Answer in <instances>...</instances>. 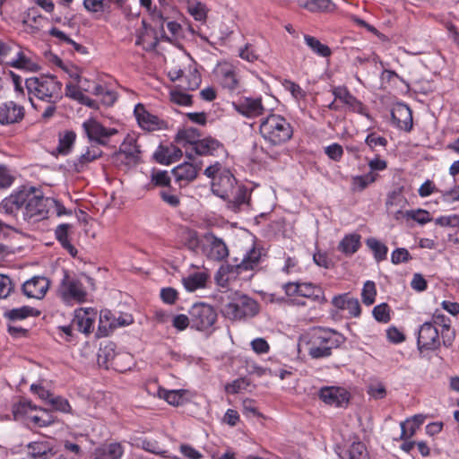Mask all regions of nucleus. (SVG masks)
Returning <instances> with one entry per match:
<instances>
[{
	"mask_svg": "<svg viewBox=\"0 0 459 459\" xmlns=\"http://www.w3.org/2000/svg\"><path fill=\"white\" fill-rule=\"evenodd\" d=\"M332 303L336 308L348 311L351 316L357 317L360 315L361 310L359 300L349 294L334 297Z\"/></svg>",
	"mask_w": 459,
	"mask_h": 459,
	"instance_id": "393cba45",
	"label": "nucleus"
},
{
	"mask_svg": "<svg viewBox=\"0 0 459 459\" xmlns=\"http://www.w3.org/2000/svg\"><path fill=\"white\" fill-rule=\"evenodd\" d=\"M7 65L28 72H36L39 68L35 56L19 46H16Z\"/></svg>",
	"mask_w": 459,
	"mask_h": 459,
	"instance_id": "dca6fc26",
	"label": "nucleus"
},
{
	"mask_svg": "<svg viewBox=\"0 0 459 459\" xmlns=\"http://www.w3.org/2000/svg\"><path fill=\"white\" fill-rule=\"evenodd\" d=\"M34 406L28 401H21L13 407V414L15 420L24 421L26 424L29 420V415L34 411Z\"/></svg>",
	"mask_w": 459,
	"mask_h": 459,
	"instance_id": "ea45409f",
	"label": "nucleus"
},
{
	"mask_svg": "<svg viewBox=\"0 0 459 459\" xmlns=\"http://www.w3.org/2000/svg\"><path fill=\"white\" fill-rule=\"evenodd\" d=\"M407 204V199L402 195V193L397 191H394L389 194L385 202L387 213L396 221L404 219L405 211H403V209Z\"/></svg>",
	"mask_w": 459,
	"mask_h": 459,
	"instance_id": "4be33fe9",
	"label": "nucleus"
},
{
	"mask_svg": "<svg viewBox=\"0 0 459 459\" xmlns=\"http://www.w3.org/2000/svg\"><path fill=\"white\" fill-rule=\"evenodd\" d=\"M170 99L174 103L181 106H188L191 104V96L178 90L170 91Z\"/></svg>",
	"mask_w": 459,
	"mask_h": 459,
	"instance_id": "e2e57ef3",
	"label": "nucleus"
},
{
	"mask_svg": "<svg viewBox=\"0 0 459 459\" xmlns=\"http://www.w3.org/2000/svg\"><path fill=\"white\" fill-rule=\"evenodd\" d=\"M219 152H223V146L219 141L212 137L199 140L194 146V152L199 155H213Z\"/></svg>",
	"mask_w": 459,
	"mask_h": 459,
	"instance_id": "c85d7f7f",
	"label": "nucleus"
},
{
	"mask_svg": "<svg viewBox=\"0 0 459 459\" xmlns=\"http://www.w3.org/2000/svg\"><path fill=\"white\" fill-rule=\"evenodd\" d=\"M307 338L308 354L315 359L329 356L341 343V335L330 329H313L303 340Z\"/></svg>",
	"mask_w": 459,
	"mask_h": 459,
	"instance_id": "7ed1b4c3",
	"label": "nucleus"
},
{
	"mask_svg": "<svg viewBox=\"0 0 459 459\" xmlns=\"http://www.w3.org/2000/svg\"><path fill=\"white\" fill-rule=\"evenodd\" d=\"M48 215H56V216H62L65 214H71L70 211H67L66 208L61 204L58 201L48 198Z\"/></svg>",
	"mask_w": 459,
	"mask_h": 459,
	"instance_id": "4d7b16f0",
	"label": "nucleus"
},
{
	"mask_svg": "<svg viewBox=\"0 0 459 459\" xmlns=\"http://www.w3.org/2000/svg\"><path fill=\"white\" fill-rule=\"evenodd\" d=\"M54 418L50 412L40 408H34L31 414L29 415L27 425L30 428H43L51 425Z\"/></svg>",
	"mask_w": 459,
	"mask_h": 459,
	"instance_id": "7c9ffc66",
	"label": "nucleus"
},
{
	"mask_svg": "<svg viewBox=\"0 0 459 459\" xmlns=\"http://www.w3.org/2000/svg\"><path fill=\"white\" fill-rule=\"evenodd\" d=\"M392 118L396 126L404 131H410L412 128L411 110L404 104H399L392 111Z\"/></svg>",
	"mask_w": 459,
	"mask_h": 459,
	"instance_id": "b1692460",
	"label": "nucleus"
},
{
	"mask_svg": "<svg viewBox=\"0 0 459 459\" xmlns=\"http://www.w3.org/2000/svg\"><path fill=\"white\" fill-rule=\"evenodd\" d=\"M25 85L30 96L47 103H56L61 99L62 84L54 76L30 77Z\"/></svg>",
	"mask_w": 459,
	"mask_h": 459,
	"instance_id": "39448f33",
	"label": "nucleus"
},
{
	"mask_svg": "<svg viewBox=\"0 0 459 459\" xmlns=\"http://www.w3.org/2000/svg\"><path fill=\"white\" fill-rule=\"evenodd\" d=\"M236 187L235 178L228 169H223L212 183V193L224 200L231 199Z\"/></svg>",
	"mask_w": 459,
	"mask_h": 459,
	"instance_id": "ddd939ff",
	"label": "nucleus"
},
{
	"mask_svg": "<svg viewBox=\"0 0 459 459\" xmlns=\"http://www.w3.org/2000/svg\"><path fill=\"white\" fill-rule=\"evenodd\" d=\"M198 168L192 163L185 162L173 169V174L178 181H192L198 173Z\"/></svg>",
	"mask_w": 459,
	"mask_h": 459,
	"instance_id": "72a5a7b5",
	"label": "nucleus"
},
{
	"mask_svg": "<svg viewBox=\"0 0 459 459\" xmlns=\"http://www.w3.org/2000/svg\"><path fill=\"white\" fill-rule=\"evenodd\" d=\"M13 288L12 280L4 274H0V299L7 298L11 294Z\"/></svg>",
	"mask_w": 459,
	"mask_h": 459,
	"instance_id": "0e129e2a",
	"label": "nucleus"
},
{
	"mask_svg": "<svg viewBox=\"0 0 459 459\" xmlns=\"http://www.w3.org/2000/svg\"><path fill=\"white\" fill-rule=\"evenodd\" d=\"M119 359L120 356L116 354L113 343L107 344L103 348H100V352L98 354L99 363L105 364L106 368L109 367V362H111L114 365H117V360Z\"/></svg>",
	"mask_w": 459,
	"mask_h": 459,
	"instance_id": "a19ab883",
	"label": "nucleus"
},
{
	"mask_svg": "<svg viewBox=\"0 0 459 459\" xmlns=\"http://www.w3.org/2000/svg\"><path fill=\"white\" fill-rule=\"evenodd\" d=\"M98 317V311L92 307H80L74 311L73 318L76 330L84 334L91 333Z\"/></svg>",
	"mask_w": 459,
	"mask_h": 459,
	"instance_id": "2eb2a0df",
	"label": "nucleus"
},
{
	"mask_svg": "<svg viewBox=\"0 0 459 459\" xmlns=\"http://www.w3.org/2000/svg\"><path fill=\"white\" fill-rule=\"evenodd\" d=\"M82 127L90 142L103 146L107 145L109 143V139L118 133L117 129L106 127L97 118L92 117L84 120Z\"/></svg>",
	"mask_w": 459,
	"mask_h": 459,
	"instance_id": "1a4fd4ad",
	"label": "nucleus"
},
{
	"mask_svg": "<svg viewBox=\"0 0 459 459\" xmlns=\"http://www.w3.org/2000/svg\"><path fill=\"white\" fill-rule=\"evenodd\" d=\"M24 117L22 106L13 101L4 102L0 105V124L3 126L20 122Z\"/></svg>",
	"mask_w": 459,
	"mask_h": 459,
	"instance_id": "412c9836",
	"label": "nucleus"
},
{
	"mask_svg": "<svg viewBox=\"0 0 459 459\" xmlns=\"http://www.w3.org/2000/svg\"><path fill=\"white\" fill-rule=\"evenodd\" d=\"M197 137L196 130L188 128L178 132L175 141L177 144L185 149L186 156L191 158L194 152V146L199 141Z\"/></svg>",
	"mask_w": 459,
	"mask_h": 459,
	"instance_id": "bb28decb",
	"label": "nucleus"
},
{
	"mask_svg": "<svg viewBox=\"0 0 459 459\" xmlns=\"http://www.w3.org/2000/svg\"><path fill=\"white\" fill-rule=\"evenodd\" d=\"M366 245L373 252L377 262L386 259L388 248L384 243L375 238H369L366 240Z\"/></svg>",
	"mask_w": 459,
	"mask_h": 459,
	"instance_id": "79ce46f5",
	"label": "nucleus"
},
{
	"mask_svg": "<svg viewBox=\"0 0 459 459\" xmlns=\"http://www.w3.org/2000/svg\"><path fill=\"white\" fill-rule=\"evenodd\" d=\"M208 275L206 273L198 272L182 279V283L187 291H195L205 287Z\"/></svg>",
	"mask_w": 459,
	"mask_h": 459,
	"instance_id": "473e14b6",
	"label": "nucleus"
},
{
	"mask_svg": "<svg viewBox=\"0 0 459 459\" xmlns=\"http://www.w3.org/2000/svg\"><path fill=\"white\" fill-rule=\"evenodd\" d=\"M46 22V19L38 11L30 9L22 18L23 30L30 34H35L44 27Z\"/></svg>",
	"mask_w": 459,
	"mask_h": 459,
	"instance_id": "a878e982",
	"label": "nucleus"
},
{
	"mask_svg": "<svg viewBox=\"0 0 459 459\" xmlns=\"http://www.w3.org/2000/svg\"><path fill=\"white\" fill-rule=\"evenodd\" d=\"M140 6L144 8L146 12L153 18L161 22L160 26L163 28V19L160 12L158 11L152 0H139Z\"/></svg>",
	"mask_w": 459,
	"mask_h": 459,
	"instance_id": "052dcab7",
	"label": "nucleus"
},
{
	"mask_svg": "<svg viewBox=\"0 0 459 459\" xmlns=\"http://www.w3.org/2000/svg\"><path fill=\"white\" fill-rule=\"evenodd\" d=\"M48 199L35 188H23L3 199L0 212L15 214L22 210L25 220L40 221L48 216Z\"/></svg>",
	"mask_w": 459,
	"mask_h": 459,
	"instance_id": "f257e3e1",
	"label": "nucleus"
},
{
	"mask_svg": "<svg viewBox=\"0 0 459 459\" xmlns=\"http://www.w3.org/2000/svg\"><path fill=\"white\" fill-rule=\"evenodd\" d=\"M28 455L32 459H50L51 453L42 443H32L28 446Z\"/></svg>",
	"mask_w": 459,
	"mask_h": 459,
	"instance_id": "de8ad7c7",
	"label": "nucleus"
},
{
	"mask_svg": "<svg viewBox=\"0 0 459 459\" xmlns=\"http://www.w3.org/2000/svg\"><path fill=\"white\" fill-rule=\"evenodd\" d=\"M260 258L261 251L254 247L244 255L240 264L221 266L215 276L217 284L221 287H227L243 272L252 271L257 267Z\"/></svg>",
	"mask_w": 459,
	"mask_h": 459,
	"instance_id": "423d86ee",
	"label": "nucleus"
},
{
	"mask_svg": "<svg viewBox=\"0 0 459 459\" xmlns=\"http://www.w3.org/2000/svg\"><path fill=\"white\" fill-rule=\"evenodd\" d=\"M76 139V134L73 131H65L59 135L58 151L60 153L66 154L71 150Z\"/></svg>",
	"mask_w": 459,
	"mask_h": 459,
	"instance_id": "8fccbe9b",
	"label": "nucleus"
},
{
	"mask_svg": "<svg viewBox=\"0 0 459 459\" xmlns=\"http://www.w3.org/2000/svg\"><path fill=\"white\" fill-rule=\"evenodd\" d=\"M16 46L0 39V63L8 65Z\"/></svg>",
	"mask_w": 459,
	"mask_h": 459,
	"instance_id": "13d9d810",
	"label": "nucleus"
},
{
	"mask_svg": "<svg viewBox=\"0 0 459 459\" xmlns=\"http://www.w3.org/2000/svg\"><path fill=\"white\" fill-rule=\"evenodd\" d=\"M85 283L92 284L91 279L86 275L76 277L65 273L59 287V294L63 300L84 302L87 298Z\"/></svg>",
	"mask_w": 459,
	"mask_h": 459,
	"instance_id": "0eeeda50",
	"label": "nucleus"
},
{
	"mask_svg": "<svg viewBox=\"0 0 459 459\" xmlns=\"http://www.w3.org/2000/svg\"><path fill=\"white\" fill-rule=\"evenodd\" d=\"M373 316L378 322L387 323L390 320L389 307L385 303L377 305L373 309Z\"/></svg>",
	"mask_w": 459,
	"mask_h": 459,
	"instance_id": "bf43d9fd",
	"label": "nucleus"
},
{
	"mask_svg": "<svg viewBox=\"0 0 459 459\" xmlns=\"http://www.w3.org/2000/svg\"><path fill=\"white\" fill-rule=\"evenodd\" d=\"M140 146L137 144L135 134H128L119 147V151L113 156L117 162H125L126 165H135L140 160Z\"/></svg>",
	"mask_w": 459,
	"mask_h": 459,
	"instance_id": "f8f14e48",
	"label": "nucleus"
},
{
	"mask_svg": "<svg viewBox=\"0 0 459 459\" xmlns=\"http://www.w3.org/2000/svg\"><path fill=\"white\" fill-rule=\"evenodd\" d=\"M234 109L240 115L253 118L263 115L264 108L260 98H244L233 103Z\"/></svg>",
	"mask_w": 459,
	"mask_h": 459,
	"instance_id": "6ab92c4d",
	"label": "nucleus"
},
{
	"mask_svg": "<svg viewBox=\"0 0 459 459\" xmlns=\"http://www.w3.org/2000/svg\"><path fill=\"white\" fill-rule=\"evenodd\" d=\"M215 74L223 87L229 90L237 89L238 77L233 65L227 62L220 63L215 69Z\"/></svg>",
	"mask_w": 459,
	"mask_h": 459,
	"instance_id": "aec40b11",
	"label": "nucleus"
},
{
	"mask_svg": "<svg viewBox=\"0 0 459 459\" xmlns=\"http://www.w3.org/2000/svg\"><path fill=\"white\" fill-rule=\"evenodd\" d=\"M134 113L139 126L143 130L154 131L160 128L159 117L147 111L143 104H137Z\"/></svg>",
	"mask_w": 459,
	"mask_h": 459,
	"instance_id": "5701e85b",
	"label": "nucleus"
},
{
	"mask_svg": "<svg viewBox=\"0 0 459 459\" xmlns=\"http://www.w3.org/2000/svg\"><path fill=\"white\" fill-rule=\"evenodd\" d=\"M220 301L221 314L232 321L253 317L259 312V305L255 299L238 291L223 292Z\"/></svg>",
	"mask_w": 459,
	"mask_h": 459,
	"instance_id": "f03ea898",
	"label": "nucleus"
},
{
	"mask_svg": "<svg viewBox=\"0 0 459 459\" xmlns=\"http://www.w3.org/2000/svg\"><path fill=\"white\" fill-rule=\"evenodd\" d=\"M14 181V176L10 169L3 165H0V187H10Z\"/></svg>",
	"mask_w": 459,
	"mask_h": 459,
	"instance_id": "680f3d73",
	"label": "nucleus"
},
{
	"mask_svg": "<svg viewBox=\"0 0 459 459\" xmlns=\"http://www.w3.org/2000/svg\"><path fill=\"white\" fill-rule=\"evenodd\" d=\"M404 215V219L413 220L422 225L432 221L430 213L423 209L408 210L405 211Z\"/></svg>",
	"mask_w": 459,
	"mask_h": 459,
	"instance_id": "3c124183",
	"label": "nucleus"
},
{
	"mask_svg": "<svg viewBox=\"0 0 459 459\" xmlns=\"http://www.w3.org/2000/svg\"><path fill=\"white\" fill-rule=\"evenodd\" d=\"M377 175L372 171L361 176H354L351 178V188L353 191L360 192L374 183Z\"/></svg>",
	"mask_w": 459,
	"mask_h": 459,
	"instance_id": "37998d69",
	"label": "nucleus"
},
{
	"mask_svg": "<svg viewBox=\"0 0 459 459\" xmlns=\"http://www.w3.org/2000/svg\"><path fill=\"white\" fill-rule=\"evenodd\" d=\"M124 454V448L120 443L104 444L96 449L94 459H120Z\"/></svg>",
	"mask_w": 459,
	"mask_h": 459,
	"instance_id": "c756f323",
	"label": "nucleus"
},
{
	"mask_svg": "<svg viewBox=\"0 0 459 459\" xmlns=\"http://www.w3.org/2000/svg\"><path fill=\"white\" fill-rule=\"evenodd\" d=\"M334 100L328 105L333 110H340L342 107L338 104L341 102L346 108L357 112L370 119V116L366 112L364 105L357 100L345 87L338 86L332 90Z\"/></svg>",
	"mask_w": 459,
	"mask_h": 459,
	"instance_id": "9d476101",
	"label": "nucleus"
},
{
	"mask_svg": "<svg viewBox=\"0 0 459 459\" xmlns=\"http://www.w3.org/2000/svg\"><path fill=\"white\" fill-rule=\"evenodd\" d=\"M377 296V290L375 282L372 281H367L364 283L361 298L362 301L365 305L370 306L375 302V299Z\"/></svg>",
	"mask_w": 459,
	"mask_h": 459,
	"instance_id": "603ef678",
	"label": "nucleus"
},
{
	"mask_svg": "<svg viewBox=\"0 0 459 459\" xmlns=\"http://www.w3.org/2000/svg\"><path fill=\"white\" fill-rule=\"evenodd\" d=\"M50 282L43 276H34L22 284V292L29 299H41L49 289Z\"/></svg>",
	"mask_w": 459,
	"mask_h": 459,
	"instance_id": "f3484780",
	"label": "nucleus"
},
{
	"mask_svg": "<svg viewBox=\"0 0 459 459\" xmlns=\"http://www.w3.org/2000/svg\"><path fill=\"white\" fill-rule=\"evenodd\" d=\"M188 392L184 389L179 390H166L160 388L158 390V395L163 398L169 404L173 406H180L184 404L187 398L186 397Z\"/></svg>",
	"mask_w": 459,
	"mask_h": 459,
	"instance_id": "2f4dec72",
	"label": "nucleus"
},
{
	"mask_svg": "<svg viewBox=\"0 0 459 459\" xmlns=\"http://www.w3.org/2000/svg\"><path fill=\"white\" fill-rule=\"evenodd\" d=\"M191 326L198 331H204L211 326L216 321L217 314L214 309L206 304L198 303L192 306L189 310Z\"/></svg>",
	"mask_w": 459,
	"mask_h": 459,
	"instance_id": "9b49d317",
	"label": "nucleus"
},
{
	"mask_svg": "<svg viewBox=\"0 0 459 459\" xmlns=\"http://www.w3.org/2000/svg\"><path fill=\"white\" fill-rule=\"evenodd\" d=\"M82 4L87 12L97 15H101L108 7L105 0H83Z\"/></svg>",
	"mask_w": 459,
	"mask_h": 459,
	"instance_id": "864d4df0",
	"label": "nucleus"
},
{
	"mask_svg": "<svg viewBox=\"0 0 459 459\" xmlns=\"http://www.w3.org/2000/svg\"><path fill=\"white\" fill-rule=\"evenodd\" d=\"M301 7L311 13H332L335 4L332 0H310L301 3Z\"/></svg>",
	"mask_w": 459,
	"mask_h": 459,
	"instance_id": "4c0bfd02",
	"label": "nucleus"
},
{
	"mask_svg": "<svg viewBox=\"0 0 459 459\" xmlns=\"http://www.w3.org/2000/svg\"><path fill=\"white\" fill-rule=\"evenodd\" d=\"M325 154L333 160L338 161L343 155V149L338 143H333L325 148Z\"/></svg>",
	"mask_w": 459,
	"mask_h": 459,
	"instance_id": "69168bd1",
	"label": "nucleus"
},
{
	"mask_svg": "<svg viewBox=\"0 0 459 459\" xmlns=\"http://www.w3.org/2000/svg\"><path fill=\"white\" fill-rule=\"evenodd\" d=\"M192 249L198 252V248L209 259L221 261L229 255V249L221 238L212 234H205L200 239L193 238L189 241Z\"/></svg>",
	"mask_w": 459,
	"mask_h": 459,
	"instance_id": "6e6552de",
	"label": "nucleus"
},
{
	"mask_svg": "<svg viewBox=\"0 0 459 459\" xmlns=\"http://www.w3.org/2000/svg\"><path fill=\"white\" fill-rule=\"evenodd\" d=\"M102 151L97 145H91L74 161V166L76 171H82L89 163L99 159L102 155Z\"/></svg>",
	"mask_w": 459,
	"mask_h": 459,
	"instance_id": "cd10ccee",
	"label": "nucleus"
},
{
	"mask_svg": "<svg viewBox=\"0 0 459 459\" xmlns=\"http://www.w3.org/2000/svg\"><path fill=\"white\" fill-rule=\"evenodd\" d=\"M201 82V76L194 65L186 67V73L181 81L180 86L186 90L194 91L198 88Z\"/></svg>",
	"mask_w": 459,
	"mask_h": 459,
	"instance_id": "58836bf2",
	"label": "nucleus"
},
{
	"mask_svg": "<svg viewBox=\"0 0 459 459\" xmlns=\"http://www.w3.org/2000/svg\"><path fill=\"white\" fill-rule=\"evenodd\" d=\"M303 38L306 45L316 56L329 57L332 55L331 48L327 45L323 44L317 38L308 34H305Z\"/></svg>",
	"mask_w": 459,
	"mask_h": 459,
	"instance_id": "e433bc0d",
	"label": "nucleus"
},
{
	"mask_svg": "<svg viewBox=\"0 0 459 459\" xmlns=\"http://www.w3.org/2000/svg\"><path fill=\"white\" fill-rule=\"evenodd\" d=\"M188 13L198 22H204L207 17L205 4L199 1H189L187 4Z\"/></svg>",
	"mask_w": 459,
	"mask_h": 459,
	"instance_id": "09e8293b",
	"label": "nucleus"
},
{
	"mask_svg": "<svg viewBox=\"0 0 459 459\" xmlns=\"http://www.w3.org/2000/svg\"><path fill=\"white\" fill-rule=\"evenodd\" d=\"M136 446L146 452L165 456L166 451L160 446L159 442L151 438H138Z\"/></svg>",
	"mask_w": 459,
	"mask_h": 459,
	"instance_id": "a18cd8bd",
	"label": "nucleus"
},
{
	"mask_svg": "<svg viewBox=\"0 0 459 459\" xmlns=\"http://www.w3.org/2000/svg\"><path fill=\"white\" fill-rule=\"evenodd\" d=\"M180 453L187 459H201L202 454L187 444H183L179 447Z\"/></svg>",
	"mask_w": 459,
	"mask_h": 459,
	"instance_id": "774afa93",
	"label": "nucleus"
},
{
	"mask_svg": "<svg viewBox=\"0 0 459 459\" xmlns=\"http://www.w3.org/2000/svg\"><path fill=\"white\" fill-rule=\"evenodd\" d=\"M68 224H61L56 230V237L61 243L64 248H65L73 256L77 253L74 247L68 240Z\"/></svg>",
	"mask_w": 459,
	"mask_h": 459,
	"instance_id": "49530a36",
	"label": "nucleus"
},
{
	"mask_svg": "<svg viewBox=\"0 0 459 459\" xmlns=\"http://www.w3.org/2000/svg\"><path fill=\"white\" fill-rule=\"evenodd\" d=\"M342 459H369L365 445L360 441H353L351 446L339 454Z\"/></svg>",
	"mask_w": 459,
	"mask_h": 459,
	"instance_id": "c9c22d12",
	"label": "nucleus"
},
{
	"mask_svg": "<svg viewBox=\"0 0 459 459\" xmlns=\"http://www.w3.org/2000/svg\"><path fill=\"white\" fill-rule=\"evenodd\" d=\"M252 350L256 354H265L268 353L270 350V346L268 342L264 338H255L250 343Z\"/></svg>",
	"mask_w": 459,
	"mask_h": 459,
	"instance_id": "338daca9",
	"label": "nucleus"
},
{
	"mask_svg": "<svg viewBox=\"0 0 459 459\" xmlns=\"http://www.w3.org/2000/svg\"><path fill=\"white\" fill-rule=\"evenodd\" d=\"M318 396L325 404L333 407H345L350 401V394L341 386H324L320 388Z\"/></svg>",
	"mask_w": 459,
	"mask_h": 459,
	"instance_id": "4468645a",
	"label": "nucleus"
},
{
	"mask_svg": "<svg viewBox=\"0 0 459 459\" xmlns=\"http://www.w3.org/2000/svg\"><path fill=\"white\" fill-rule=\"evenodd\" d=\"M321 294L320 288L311 283H299V296L317 299L321 297Z\"/></svg>",
	"mask_w": 459,
	"mask_h": 459,
	"instance_id": "6e6d98bb",
	"label": "nucleus"
},
{
	"mask_svg": "<svg viewBox=\"0 0 459 459\" xmlns=\"http://www.w3.org/2000/svg\"><path fill=\"white\" fill-rule=\"evenodd\" d=\"M418 347L420 350H434L439 345V334L431 323H424L418 333Z\"/></svg>",
	"mask_w": 459,
	"mask_h": 459,
	"instance_id": "a211bd4d",
	"label": "nucleus"
},
{
	"mask_svg": "<svg viewBox=\"0 0 459 459\" xmlns=\"http://www.w3.org/2000/svg\"><path fill=\"white\" fill-rule=\"evenodd\" d=\"M248 195L249 194L247 188L240 186H237V187L234 190V195H231V199L228 201L230 203H232L234 207L238 208L242 204L247 203Z\"/></svg>",
	"mask_w": 459,
	"mask_h": 459,
	"instance_id": "5fc2aeb1",
	"label": "nucleus"
},
{
	"mask_svg": "<svg viewBox=\"0 0 459 459\" xmlns=\"http://www.w3.org/2000/svg\"><path fill=\"white\" fill-rule=\"evenodd\" d=\"M38 314L39 313L34 308L29 306H23L6 311L4 316L10 320L17 321L25 319L29 316H37Z\"/></svg>",
	"mask_w": 459,
	"mask_h": 459,
	"instance_id": "c03bdc74",
	"label": "nucleus"
},
{
	"mask_svg": "<svg viewBox=\"0 0 459 459\" xmlns=\"http://www.w3.org/2000/svg\"><path fill=\"white\" fill-rule=\"evenodd\" d=\"M260 134L271 145H281L292 136L290 124L281 115L272 114L260 124Z\"/></svg>",
	"mask_w": 459,
	"mask_h": 459,
	"instance_id": "20e7f679",
	"label": "nucleus"
},
{
	"mask_svg": "<svg viewBox=\"0 0 459 459\" xmlns=\"http://www.w3.org/2000/svg\"><path fill=\"white\" fill-rule=\"evenodd\" d=\"M360 247V236L356 233L346 235L339 243L338 249L346 255H351Z\"/></svg>",
	"mask_w": 459,
	"mask_h": 459,
	"instance_id": "f704fd0d",
	"label": "nucleus"
}]
</instances>
